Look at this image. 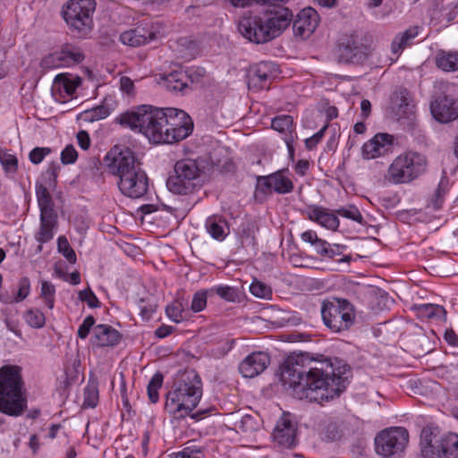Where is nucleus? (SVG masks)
<instances>
[{
    "label": "nucleus",
    "instance_id": "obj_1",
    "mask_svg": "<svg viewBox=\"0 0 458 458\" xmlns=\"http://www.w3.org/2000/svg\"><path fill=\"white\" fill-rule=\"evenodd\" d=\"M281 381L300 398L323 403L338 397L352 377L350 366L338 358L315 360L309 353L289 355L280 367Z\"/></svg>",
    "mask_w": 458,
    "mask_h": 458
},
{
    "label": "nucleus",
    "instance_id": "obj_2",
    "mask_svg": "<svg viewBox=\"0 0 458 458\" xmlns=\"http://www.w3.org/2000/svg\"><path fill=\"white\" fill-rule=\"evenodd\" d=\"M116 121L123 126L144 134L155 144H172L189 137L193 131L191 116L182 109L154 108L143 105L120 114Z\"/></svg>",
    "mask_w": 458,
    "mask_h": 458
},
{
    "label": "nucleus",
    "instance_id": "obj_3",
    "mask_svg": "<svg viewBox=\"0 0 458 458\" xmlns=\"http://www.w3.org/2000/svg\"><path fill=\"white\" fill-rule=\"evenodd\" d=\"M110 174L117 176L122 194L131 199L143 197L148 190V178L129 148H112L105 157Z\"/></svg>",
    "mask_w": 458,
    "mask_h": 458
},
{
    "label": "nucleus",
    "instance_id": "obj_4",
    "mask_svg": "<svg viewBox=\"0 0 458 458\" xmlns=\"http://www.w3.org/2000/svg\"><path fill=\"white\" fill-rule=\"evenodd\" d=\"M201 396L202 382L197 371H179L166 394L165 408L175 419H182L197 407Z\"/></svg>",
    "mask_w": 458,
    "mask_h": 458
},
{
    "label": "nucleus",
    "instance_id": "obj_5",
    "mask_svg": "<svg viewBox=\"0 0 458 458\" xmlns=\"http://www.w3.org/2000/svg\"><path fill=\"white\" fill-rule=\"evenodd\" d=\"M21 368L5 365L0 368V411L17 417L27 408V398Z\"/></svg>",
    "mask_w": 458,
    "mask_h": 458
},
{
    "label": "nucleus",
    "instance_id": "obj_6",
    "mask_svg": "<svg viewBox=\"0 0 458 458\" xmlns=\"http://www.w3.org/2000/svg\"><path fill=\"white\" fill-rule=\"evenodd\" d=\"M423 458H458V434L441 433L437 427L427 426L420 433Z\"/></svg>",
    "mask_w": 458,
    "mask_h": 458
},
{
    "label": "nucleus",
    "instance_id": "obj_7",
    "mask_svg": "<svg viewBox=\"0 0 458 458\" xmlns=\"http://www.w3.org/2000/svg\"><path fill=\"white\" fill-rule=\"evenodd\" d=\"M174 174L166 182L168 190L175 194L188 195L202 187V170L194 159H182L174 165Z\"/></svg>",
    "mask_w": 458,
    "mask_h": 458
},
{
    "label": "nucleus",
    "instance_id": "obj_8",
    "mask_svg": "<svg viewBox=\"0 0 458 458\" xmlns=\"http://www.w3.org/2000/svg\"><path fill=\"white\" fill-rule=\"evenodd\" d=\"M320 312L324 325L334 333L347 331L354 324V307L345 299L325 300L322 302Z\"/></svg>",
    "mask_w": 458,
    "mask_h": 458
},
{
    "label": "nucleus",
    "instance_id": "obj_9",
    "mask_svg": "<svg viewBox=\"0 0 458 458\" xmlns=\"http://www.w3.org/2000/svg\"><path fill=\"white\" fill-rule=\"evenodd\" d=\"M424 156L408 152L398 156L388 168V178L394 183H406L418 178L426 171Z\"/></svg>",
    "mask_w": 458,
    "mask_h": 458
},
{
    "label": "nucleus",
    "instance_id": "obj_10",
    "mask_svg": "<svg viewBox=\"0 0 458 458\" xmlns=\"http://www.w3.org/2000/svg\"><path fill=\"white\" fill-rule=\"evenodd\" d=\"M94 0H70L63 10L66 23L78 37L86 36L91 30Z\"/></svg>",
    "mask_w": 458,
    "mask_h": 458
},
{
    "label": "nucleus",
    "instance_id": "obj_11",
    "mask_svg": "<svg viewBox=\"0 0 458 458\" xmlns=\"http://www.w3.org/2000/svg\"><path fill=\"white\" fill-rule=\"evenodd\" d=\"M409 442L408 431L401 427L382 430L375 437V450L383 458L400 457Z\"/></svg>",
    "mask_w": 458,
    "mask_h": 458
},
{
    "label": "nucleus",
    "instance_id": "obj_12",
    "mask_svg": "<svg viewBox=\"0 0 458 458\" xmlns=\"http://www.w3.org/2000/svg\"><path fill=\"white\" fill-rule=\"evenodd\" d=\"M391 106L398 121L408 130H412L416 123V110L411 92L399 87L391 96Z\"/></svg>",
    "mask_w": 458,
    "mask_h": 458
},
{
    "label": "nucleus",
    "instance_id": "obj_13",
    "mask_svg": "<svg viewBox=\"0 0 458 458\" xmlns=\"http://www.w3.org/2000/svg\"><path fill=\"white\" fill-rule=\"evenodd\" d=\"M238 29L245 38L256 44H263L273 39L263 15L242 18Z\"/></svg>",
    "mask_w": 458,
    "mask_h": 458
},
{
    "label": "nucleus",
    "instance_id": "obj_14",
    "mask_svg": "<svg viewBox=\"0 0 458 458\" xmlns=\"http://www.w3.org/2000/svg\"><path fill=\"white\" fill-rule=\"evenodd\" d=\"M84 59L81 49L72 45L64 46L60 51H56L46 56L41 61V66L45 69L69 66L79 64Z\"/></svg>",
    "mask_w": 458,
    "mask_h": 458
},
{
    "label": "nucleus",
    "instance_id": "obj_15",
    "mask_svg": "<svg viewBox=\"0 0 458 458\" xmlns=\"http://www.w3.org/2000/svg\"><path fill=\"white\" fill-rule=\"evenodd\" d=\"M338 52L339 62L361 64L369 55L370 48L358 38L352 36L339 46Z\"/></svg>",
    "mask_w": 458,
    "mask_h": 458
},
{
    "label": "nucleus",
    "instance_id": "obj_16",
    "mask_svg": "<svg viewBox=\"0 0 458 458\" xmlns=\"http://www.w3.org/2000/svg\"><path fill=\"white\" fill-rule=\"evenodd\" d=\"M430 111L437 122L450 123L458 118V101L450 96L441 94L431 102Z\"/></svg>",
    "mask_w": 458,
    "mask_h": 458
},
{
    "label": "nucleus",
    "instance_id": "obj_17",
    "mask_svg": "<svg viewBox=\"0 0 458 458\" xmlns=\"http://www.w3.org/2000/svg\"><path fill=\"white\" fill-rule=\"evenodd\" d=\"M263 16L270 30L273 39L283 33L293 21V17L292 11L284 6L267 8L264 12Z\"/></svg>",
    "mask_w": 458,
    "mask_h": 458
},
{
    "label": "nucleus",
    "instance_id": "obj_18",
    "mask_svg": "<svg viewBox=\"0 0 458 458\" xmlns=\"http://www.w3.org/2000/svg\"><path fill=\"white\" fill-rule=\"evenodd\" d=\"M157 30L154 25L143 21L136 28L126 30L120 35V40L123 44L130 47H140L148 44L156 38Z\"/></svg>",
    "mask_w": 458,
    "mask_h": 458
},
{
    "label": "nucleus",
    "instance_id": "obj_19",
    "mask_svg": "<svg viewBox=\"0 0 458 458\" xmlns=\"http://www.w3.org/2000/svg\"><path fill=\"white\" fill-rule=\"evenodd\" d=\"M293 189L292 181L280 172L267 176H259L257 179V191L264 194L270 193L272 191L279 194H285L291 192Z\"/></svg>",
    "mask_w": 458,
    "mask_h": 458
},
{
    "label": "nucleus",
    "instance_id": "obj_20",
    "mask_svg": "<svg viewBox=\"0 0 458 458\" xmlns=\"http://www.w3.org/2000/svg\"><path fill=\"white\" fill-rule=\"evenodd\" d=\"M318 25V14L315 9L309 7L302 9L293 21L295 36L302 38H309Z\"/></svg>",
    "mask_w": 458,
    "mask_h": 458
},
{
    "label": "nucleus",
    "instance_id": "obj_21",
    "mask_svg": "<svg viewBox=\"0 0 458 458\" xmlns=\"http://www.w3.org/2000/svg\"><path fill=\"white\" fill-rule=\"evenodd\" d=\"M270 363V357L263 352L248 355L239 365V371L244 377L252 378L262 373Z\"/></svg>",
    "mask_w": 458,
    "mask_h": 458
},
{
    "label": "nucleus",
    "instance_id": "obj_22",
    "mask_svg": "<svg viewBox=\"0 0 458 458\" xmlns=\"http://www.w3.org/2000/svg\"><path fill=\"white\" fill-rule=\"evenodd\" d=\"M394 144V137L388 133H377L362 147L364 158L372 159L388 153Z\"/></svg>",
    "mask_w": 458,
    "mask_h": 458
},
{
    "label": "nucleus",
    "instance_id": "obj_23",
    "mask_svg": "<svg viewBox=\"0 0 458 458\" xmlns=\"http://www.w3.org/2000/svg\"><path fill=\"white\" fill-rule=\"evenodd\" d=\"M297 428L286 416H282L276 422L273 432V439L279 445L292 448L296 445Z\"/></svg>",
    "mask_w": 458,
    "mask_h": 458
},
{
    "label": "nucleus",
    "instance_id": "obj_24",
    "mask_svg": "<svg viewBox=\"0 0 458 458\" xmlns=\"http://www.w3.org/2000/svg\"><path fill=\"white\" fill-rule=\"evenodd\" d=\"M275 64L271 62H261L251 66L248 72L249 88L261 89L275 76Z\"/></svg>",
    "mask_w": 458,
    "mask_h": 458
},
{
    "label": "nucleus",
    "instance_id": "obj_25",
    "mask_svg": "<svg viewBox=\"0 0 458 458\" xmlns=\"http://www.w3.org/2000/svg\"><path fill=\"white\" fill-rule=\"evenodd\" d=\"M122 339V335L113 327L106 324H99L93 327L91 344L97 347H114Z\"/></svg>",
    "mask_w": 458,
    "mask_h": 458
},
{
    "label": "nucleus",
    "instance_id": "obj_26",
    "mask_svg": "<svg viewBox=\"0 0 458 458\" xmlns=\"http://www.w3.org/2000/svg\"><path fill=\"white\" fill-rule=\"evenodd\" d=\"M308 218L314 221L327 229L335 231L339 227V219L335 213L328 211V209L317 206L310 205L303 211Z\"/></svg>",
    "mask_w": 458,
    "mask_h": 458
},
{
    "label": "nucleus",
    "instance_id": "obj_27",
    "mask_svg": "<svg viewBox=\"0 0 458 458\" xmlns=\"http://www.w3.org/2000/svg\"><path fill=\"white\" fill-rule=\"evenodd\" d=\"M81 83V79L71 74L61 73L55 76L52 91L53 94L60 98H70L75 92Z\"/></svg>",
    "mask_w": 458,
    "mask_h": 458
},
{
    "label": "nucleus",
    "instance_id": "obj_28",
    "mask_svg": "<svg viewBox=\"0 0 458 458\" xmlns=\"http://www.w3.org/2000/svg\"><path fill=\"white\" fill-rule=\"evenodd\" d=\"M192 82L188 73L184 71H174L163 76L164 87L170 92L185 94Z\"/></svg>",
    "mask_w": 458,
    "mask_h": 458
},
{
    "label": "nucleus",
    "instance_id": "obj_29",
    "mask_svg": "<svg viewBox=\"0 0 458 458\" xmlns=\"http://www.w3.org/2000/svg\"><path fill=\"white\" fill-rule=\"evenodd\" d=\"M56 225L57 215H40L39 230L35 234V239L39 243L37 252H41L43 243L48 242L54 238V229Z\"/></svg>",
    "mask_w": 458,
    "mask_h": 458
},
{
    "label": "nucleus",
    "instance_id": "obj_30",
    "mask_svg": "<svg viewBox=\"0 0 458 458\" xmlns=\"http://www.w3.org/2000/svg\"><path fill=\"white\" fill-rule=\"evenodd\" d=\"M351 432L348 421L344 418L331 419L325 426L322 435L328 441H335Z\"/></svg>",
    "mask_w": 458,
    "mask_h": 458
},
{
    "label": "nucleus",
    "instance_id": "obj_31",
    "mask_svg": "<svg viewBox=\"0 0 458 458\" xmlns=\"http://www.w3.org/2000/svg\"><path fill=\"white\" fill-rule=\"evenodd\" d=\"M48 190L51 189L47 188V186H43L42 183H36V196L40 210V215H56L55 211L54 210L52 197Z\"/></svg>",
    "mask_w": 458,
    "mask_h": 458
},
{
    "label": "nucleus",
    "instance_id": "obj_32",
    "mask_svg": "<svg viewBox=\"0 0 458 458\" xmlns=\"http://www.w3.org/2000/svg\"><path fill=\"white\" fill-rule=\"evenodd\" d=\"M436 65L444 72L458 71V52L445 50L437 51Z\"/></svg>",
    "mask_w": 458,
    "mask_h": 458
},
{
    "label": "nucleus",
    "instance_id": "obj_33",
    "mask_svg": "<svg viewBox=\"0 0 458 458\" xmlns=\"http://www.w3.org/2000/svg\"><path fill=\"white\" fill-rule=\"evenodd\" d=\"M419 34V27L413 26L402 33H398L391 43V51L394 55H399L410 41L415 38Z\"/></svg>",
    "mask_w": 458,
    "mask_h": 458
},
{
    "label": "nucleus",
    "instance_id": "obj_34",
    "mask_svg": "<svg viewBox=\"0 0 458 458\" xmlns=\"http://www.w3.org/2000/svg\"><path fill=\"white\" fill-rule=\"evenodd\" d=\"M205 226L208 233L217 241H223L229 233L226 221L216 216L208 217Z\"/></svg>",
    "mask_w": 458,
    "mask_h": 458
},
{
    "label": "nucleus",
    "instance_id": "obj_35",
    "mask_svg": "<svg viewBox=\"0 0 458 458\" xmlns=\"http://www.w3.org/2000/svg\"><path fill=\"white\" fill-rule=\"evenodd\" d=\"M418 316L422 318H435L439 321L446 319V311L443 306L437 304H420L415 306Z\"/></svg>",
    "mask_w": 458,
    "mask_h": 458
},
{
    "label": "nucleus",
    "instance_id": "obj_36",
    "mask_svg": "<svg viewBox=\"0 0 458 458\" xmlns=\"http://www.w3.org/2000/svg\"><path fill=\"white\" fill-rule=\"evenodd\" d=\"M110 114L109 108L104 105L97 106L91 109L81 112L78 119L87 123H94L107 117Z\"/></svg>",
    "mask_w": 458,
    "mask_h": 458
},
{
    "label": "nucleus",
    "instance_id": "obj_37",
    "mask_svg": "<svg viewBox=\"0 0 458 458\" xmlns=\"http://www.w3.org/2000/svg\"><path fill=\"white\" fill-rule=\"evenodd\" d=\"M449 189V182L446 178H442L438 183V186L430 198L428 207L432 208L435 210L440 209L444 203V199Z\"/></svg>",
    "mask_w": 458,
    "mask_h": 458
},
{
    "label": "nucleus",
    "instance_id": "obj_38",
    "mask_svg": "<svg viewBox=\"0 0 458 458\" xmlns=\"http://www.w3.org/2000/svg\"><path fill=\"white\" fill-rule=\"evenodd\" d=\"M59 169V164L55 162L50 163L47 170L41 174V182H38L42 183L43 186H47V188L55 189L56 186V178L58 176Z\"/></svg>",
    "mask_w": 458,
    "mask_h": 458
},
{
    "label": "nucleus",
    "instance_id": "obj_39",
    "mask_svg": "<svg viewBox=\"0 0 458 458\" xmlns=\"http://www.w3.org/2000/svg\"><path fill=\"white\" fill-rule=\"evenodd\" d=\"M164 380V377L160 372H157L154 374V376L151 377L150 381L148 382L147 390H148V399L152 403H156L158 401L159 394H158V389L162 386Z\"/></svg>",
    "mask_w": 458,
    "mask_h": 458
},
{
    "label": "nucleus",
    "instance_id": "obj_40",
    "mask_svg": "<svg viewBox=\"0 0 458 458\" xmlns=\"http://www.w3.org/2000/svg\"><path fill=\"white\" fill-rule=\"evenodd\" d=\"M293 125V117L286 114L276 116L271 122L272 128L280 132L291 131Z\"/></svg>",
    "mask_w": 458,
    "mask_h": 458
},
{
    "label": "nucleus",
    "instance_id": "obj_41",
    "mask_svg": "<svg viewBox=\"0 0 458 458\" xmlns=\"http://www.w3.org/2000/svg\"><path fill=\"white\" fill-rule=\"evenodd\" d=\"M58 251L71 263H76L77 258L75 251L70 246V243L65 236H60L57 239Z\"/></svg>",
    "mask_w": 458,
    "mask_h": 458
},
{
    "label": "nucleus",
    "instance_id": "obj_42",
    "mask_svg": "<svg viewBox=\"0 0 458 458\" xmlns=\"http://www.w3.org/2000/svg\"><path fill=\"white\" fill-rule=\"evenodd\" d=\"M335 213L343 217L355 221L360 225L364 224L363 216H362L361 213L353 205H350V206L344 207V208H340L335 210Z\"/></svg>",
    "mask_w": 458,
    "mask_h": 458
},
{
    "label": "nucleus",
    "instance_id": "obj_43",
    "mask_svg": "<svg viewBox=\"0 0 458 458\" xmlns=\"http://www.w3.org/2000/svg\"><path fill=\"white\" fill-rule=\"evenodd\" d=\"M0 163L6 172L14 173L17 170V157L5 149H0Z\"/></svg>",
    "mask_w": 458,
    "mask_h": 458
},
{
    "label": "nucleus",
    "instance_id": "obj_44",
    "mask_svg": "<svg viewBox=\"0 0 458 458\" xmlns=\"http://www.w3.org/2000/svg\"><path fill=\"white\" fill-rule=\"evenodd\" d=\"M27 323L34 328L43 327L46 323V318L39 310H29L25 314Z\"/></svg>",
    "mask_w": 458,
    "mask_h": 458
},
{
    "label": "nucleus",
    "instance_id": "obj_45",
    "mask_svg": "<svg viewBox=\"0 0 458 458\" xmlns=\"http://www.w3.org/2000/svg\"><path fill=\"white\" fill-rule=\"evenodd\" d=\"M215 292L220 298L227 301H235L238 299V290L228 285H220L210 290Z\"/></svg>",
    "mask_w": 458,
    "mask_h": 458
},
{
    "label": "nucleus",
    "instance_id": "obj_46",
    "mask_svg": "<svg viewBox=\"0 0 458 458\" xmlns=\"http://www.w3.org/2000/svg\"><path fill=\"white\" fill-rule=\"evenodd\" d=\"M250 292L256 297L269 299L272 295L271 288L266 284L255 280L250 286Z\"/></svg>",
    "mask_w": 458,
    "mask_h": 458
},
{
    "label": "nucleus",
    "instance_id": "obj_47",
    "mask_svg": "<svg viewBox=\"0 0 458 458\" xmlns=\"http://www.w3.org/2000/svg\"><path fill=\"white\" fill-rule=\"evenodd\" d=\"M55 289L53 284L43 281L41 284V297L45 299L47 306L52 310L55 304Z\"/></svg>",
    "mask_w": 458,
    "mask_h": 458
},
{
    "label": "nucleus",
    "instance_id": "obj_48",
    "mask_svg": "<svg viewBox=\"0 0 458 458\" xmlns=\"http://www.w3.org/2000/svg\"><path fill=\"white\" fill-rule=\"evenodd\" d=\"M165 313L168 318L175 323H180L185 319V317L182 315L183 307L181 302H174L168 305L165 309Z\"/></svg>",
    "mask_w": 458,
    "mask_h": 458
},
{
    "label": "nucleus",
    "instance_id": "obj_49",
    "mask_svg": "<svg viewBox=\"0 0 458 458\" xmlns=\"http://www.w3.org/2000/svg\"><path fill=\"white\" fill-rule=\"evenodd\" d=\"M98 400V391L95 386H88L84 389L83 406L94 408Z\"/></svg>",
    "mask_w": 458,
    "mask_h": 458
},
{
    "label": "nucleus",
    "instance_id": "obj_50",
    "mask_svg": "<svg viewBox=\"0 0 458 458\" xmlns=\"http://www.w3.org/2000/svg\"><path fill=\"white\" fill-rule=\"evenodd\" d=\"M79 299L81 301H85L89 308H98L100 306V301L89 287L79 292Z\"/></svg>",
    "mask_w": 458,
    "mask_h": 458
},
{
    "label": "nucleus",
    "instance_id": "obj_51",
    "mask_svg": "<svg viewBox=\"0 0 458 458\" xmlns=\"http://www.w3.org/2000/svg\"><path fill=\"white\" fill-rule=\"evenodd\" d=\"M207 305V293L198 292L194 294L191 309L193 312H199L205 309Z\"/></svg>",
    "mask_w": 458,
    "mask_h": 458
},
{
    "label": "nucleus",
    "instance_id": "obj_52",
    "mask_svg": "<svg viewBox=\"0 0 458 458\" xmlns=\"http://www.w3.org/2000/svg\"><path fill=\"white\" fill-rule=\"evenodd\" d=\"M169 458H205L204 453L199 449L184 448L182 451L174 453Z\"/></svg>",
    "mask_w": 458,
    "mask_h": 458
},
{
    "label": "nucleus",
    "instance_id": "obj_53",
    "mask_svg": "<svg viewBox=\"0 0 458 458\" xmlns=\"http://www.w3.org/2000/svg\"><path fill=\"white\" fill-rule=\"evenodd\" d=\"M51 152L49 148H34L29 154L30 161L32 164L38 165L41 163L44 157Z\"/></svg>",
    "mask_w": 458,
    "mask_h": 458
},
{
    "label": "nucleus",
    "instance_id": "obj_54",
    "mask_svg": "<svg viewBox=\"0 0 458 458\" xmlns=\"http://www.w3.org/2000/svg\"><path fill=\"white\" fill-rule=\"evenodd\" d=\"M78 157V153L72 145H68L61 153V161L64 165L73 164Z\"/></svg>",
    "mask_w": 458,
    "mask_h": 458
},
{
    "label": "nucleus",
    "instance_id": "obj_55",
    "mask_svg": "<svg viewBox=\"0 0 458 458\" xmlns=\"http://www.w3.org/2000/svg\"><path fill=\"white\" fill-rule=\"evenodd\" d=\"M30 283L28 277H22L19 281V289L17 293V296L15 297V301L19 302L23 301L30 293Z\"/></svg>",
    "mask_w": 458,
    "mask_h": 458
},
{
    "label": "nucleus",
    "instance_id": "obj_56",
    "mask_svg": "<svg viewBox=\"0 0 458 458\" xmlns=\"http://www.w3.org/2000/svg\"><path fill=\"white\" fill-rule=\"evenodd\" d=\"M95 324V318L93 316H88L82 322V324L79 327L77 335L81 339H85L89 334L90 329L93 327Z\"/></svg>",
    "mask_w": 458,
    "mask_h": 458
},
{
    "label": "nucleus",
    "instance_id": "obj_57",
    "mask_svg": "<svg viewBox=\"0 0 458 458\" xmlns=\"http://www.w3.org/2000/svg\"><path fill=\"white\" fill-rule=\"evenodd\" d=\"M327 129V124L324 125L317 133L308 138L305 140V145L308 149H313L320 140L324 137L325 131Z\"/></svg>",
    "mask_w": 458,
    "mask_h": 458
},
{
    "label": "nucleus",
    "instance_id": "obj_58",
    "mask_svg": "<svg viewBox=\"0 0 458 458\" xmlns=\"http://www.w3.org/2000/svg\"><path fill=\"white\" fill-rule=\"evenodd\" d=\"M77 140L79 146L84 150H87L90 147V138L86 131H80L77 133Z\"/></svg>",
    "mask_w": 458,
    "mask_h": 458
},
{
    "label": "nucleus",
    "instance_id": "obj_59",
    "mask_svg": "<svg viewBox=\"0 0 458 458\" xmlns=\"http://www.w3.org/2000/svg\"><path fill=\"white\" fill-rule=\"evenodd\" d=\"M255 225L252 223H248L242 229V237H245L250 243L255 244Z\"/></svg>",
    "mask_w": 458,
    "mask_h": 458
},
{
    "label": "nucleus",
    "instance_id": "obj_60",
    "mask_svg": "<svg viewBox=\"0 0 458 458\" xmlns=\"http://www.w3.org/2000/svg\"><path fill=\"white\" fill-rule=\"evenodd\" d=\"M241 428L242 429H244L245 431L247 430H253L256 428V421L253 418V416L251 415H245L242 418L241 421Z\"/></svg>",
    "mask_w": 458,
    "mask_h": 458
},
{
    "label": "nucleus",
    "instance_id": "obj_61",
    "mask_svg": "<svg viewBox=\"0 0 458 458\" xmlns=\"http://www.w3.org/2000/svg\"><path fill=\"white\" fill-rule=\"evenodd\" d=\"M172 331H173V327L162 325L156 329L155 335L157 338H164V337L168 336L172 333Z\"/></svg>",
    "mask_w": 458,
    "mask_h": 458
},
{
    "label": "nucleus",
    "instance_id": "obj_62",
    "mask_svg": "<svg viewBox=\"0 0 458 458\" xmlns=\"http://www.w3.org/2000/svg\"><path fill=\"white\" fill-rule=\"evenodd\" d=\"M315 249L317 253H318L321 256H324L325 253H328V246L329 243L322 239H318L315 243Z\"/></svg>",
    "mask_w": 458,
    "mask_h": 458
},
{
    "label": "nucleus",
    "instance_id": "obj_63",
    "mask_svg": "<svg viewBox=\"0 0 458 458\" xmlns=\"http://www.w3.org/2000/svg\"><path fill=\"white\" fill-rule=\"evenodd\" d=\"M301 239L312 245L319 239L314 231L309 230L301 233Z\"/></svg>",
    "mask_w": 458,
    "mask_h": 458
},
{
    "label": "nucleus",
    "instance_id": "obj_64",
    "mask_svg": "<svg viewBox=\"0 0 458 458\" xmlns=\"http://www.w3.org/2000/svg\"><path fill=\"white\" fill-rule=\"evenodd\" d=\"M120 85L121 89L127 93H130L133 89V81L129 77H122Z\"/></svg>",
    "mask_w": 458,
    "mask_h": 458
}]
</instances>
